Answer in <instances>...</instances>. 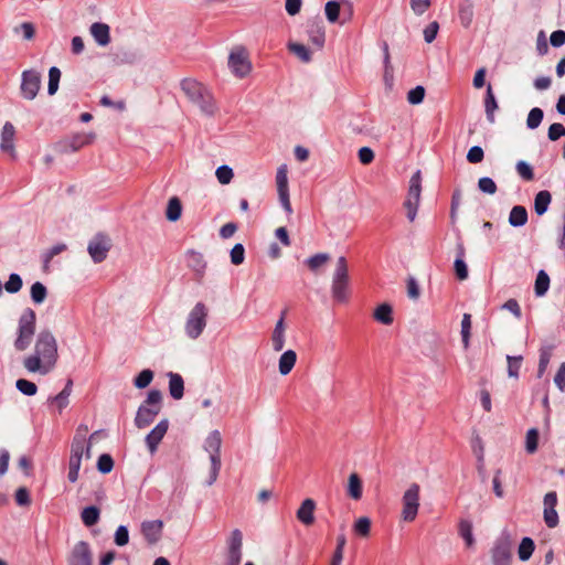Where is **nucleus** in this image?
I'll return each instance as SVG.
<instances>
[{"label":"nucleus","instance_id":"1","mask_svg":"<svg viewBox=\"0 0 565 565\" xmlns=\"http://www.w3.org/2000/svg\"><path fill=\"white\" fill-rule=\"evenodd\" d=\"M57 359L56 339L51 331L43 330L36 337L34 353L23 360V366L30 373L46 375L55 369Z\"/></svg>","mask_w":565,"mask_h":565},{"label":"nucleus","instance_id":"2","mask_svg":"<svg viewBox=\"0 0 565 565\" xmlns=\"http://www.w3.org/2000/svg\"><path fill=\"white\" fill-rule=\"evenodd\" d=\"M181 88L189 100L200 108L207 116H213L216 111V105L211 92L202 83L185 78L181 82Z\"/></svg>","mask_w":565,"mask_h":565},{"label":"nucleus","instance_id":"3","mask_svg":"<svg viewBox=\"0 0 565 565\" xmlns=\"http://www.w3.org/2000/svg\"><path fill=\"white\" fill-rule=\"evenodd\" d=\"M162 394L159 390H151L143 404L137 411L135 424L138 428L149 426L161 409Z\"/></svg>","mask_w":565,"mask_h":565},{"label":"nucleus","instance_id":"4","mask_svg":"<svg viewBox=\"0 0 565 565\" xmlns=\"http://www.w3.org/2000/svg\"><path fill=\"white\" fill-rule=\"evenodd\" d=\"M209 309L203 302H196L188 313L184 323V333L191 340H196L204 332L207 324Z\"/></svg>","mask_w":565,"mask_h":565},{"label":"nucleus","instance_id":"5","mask_svg":"<svg viewBox=\"0 0 565 565\" xmlns=\"http://www.w3.org/2000/svg\"><path fill=\"white\" fill-rule=\"evenodd\" d=\"M349 289V268L345 257L340 256L337 259L335 268L332 275L331 292L334 300L345 302L348 300Z\"/></svg>","mask_w":565,"mask_h":565},{"label":"nucleus","instance_id":"6","mask_svg":"<svg viewBox=\"0 0 565 565\" xmlns=\"http://www.w3.org/2000/svg\"><path fill=\"white\" fill-rule=\"evenodd\" d=\"M36 316L33 309L26 308L19 319L18 337L14 347L18 351H24L31 343L35 332Z\"/></svg>","mask_w":565,"mask_h":565},{"label":"nucleus","instance_id":"7","mask_svg":"<svg viewBox=\"0 0 565 565\" xmlns=\"http://www.w3.org/2000/svg\"><path fill=\"white\" fill-rule=\"evenodd\" d=\"M221 446H222V437L218 430H212L204 441V449L210 455L211 461V471L209 483H213L218 475L221 469Z\"/></svg>","mask_w":565,"mask_h":565},{"label":"nucleus","instance_id":"8","mask_svg":"<svg viewBox=\"0 0 565 565\" xmlns=\"http://www.w3.org/2000/svg\"><path fill=\"white\" fill-rule=\"evenodd\" d=\"M90 449H92L90 443L72 440L71 456H70V461H68V473H67L68 481H71V482L77 481L82 459L84 456L86 459L90 458V456H92Z\"/></svg>","mask_w":565,"mask_h":565},{"label":"nucleus","instance_id":"9","mask_svg":"<svg viewBox=\"0 0 565 565\" xmlns=\"http://www.w3.org/2000/svg\"><path fill=\"white\" fill-rule=\"evenodd\" d=\"M422 193V173L417 170L409 180L408 192L404 206L407 211V218L414 222L417 215V210L420 202Z\"/></svg>","mask_w":565,"mask_h":565},{"label":"nucleus","instance_id":"10","mask_svg":"<svg viewBox=\"0 0 565 565\" xmlns=\"http://www.w3.org/2000/svg\"><path fill=\"white\" fill-rule=\"evenodd\" d=\"M42 75L39 71L31 68L21 74L20 93L26 100H33L41 88Z\"/></svg>","mask_w":565,"mask_h":565},{"label":"nucleus","instance_id":"11","mask_svg":"<svg viewBox=\"0 0 565 565\" xmlns=\"http://www.w3.org/2000/svg\"><path fill=\"white\" fill-rule=\"evenodd\" d=\"M111 247V239L103 233L96 234L87 246V252L94 263H102L106 259L108 252Z\"/></svg>","mask_w":565,"mask_h":565},{"label":"nucleus","instance_id":"12","mask_svg":"<svg viewBox=\"0 0 565 565\" xmlns=\"http://www.w3.org/2000/svg\"><path fill=\"white\" fill-rule=\"evenodd\" d=\"M276 185L278 192L279 202L287 214L292 213V207L289 198V185H288V168L287 164L278 167L276 172Z\"/></svg>","mask_w":565,"mask_h":565},{"label":"nucleus","instance_id":"13","mask_svg":"<svg viewBox=\"0 0 565 565\" xmlns=\"http://www.w3.org/2000/svg\"><path fill=\"white\" fill-rule=\"evenodd\" d=\"M512 542L509 534L501 535L492 547L493 565H511Z\"/></svg>","mask_w":565,"mask_h":565},{"label":"nucleus","instance_id":"14","mask_svg":"<svg viewBox=\"0 0 565 565\" xmlns=\"http://www.w3.org/2000/svg\"><path fill=\"white\" fill-rule=\"evenodd\" d=\"M228 67L235 76L241 78L249 74L252 66L245 50L239 47L231 52Z\"/></svg>","mask_w":565,"mask_h":565},{"label":"nucleus","instance_id":"15","mask_svg":"<svg viewBox=\"0 0 565 565\" xmlns=\"http://www.w3.org/2000/svg\"><path fill=\"white\" fill-rule=\"evenodd\" d=\"M68 565H93L90 546L85 541L77 542L68 556Z\"/></svg>","mask_w":565,"mask_h":565},{"label":"nucleus","instance_id":"16","mask_svg":"<svg viewBox=\"0 0 565 565\" xmlns=\"http://www.w3.org/2000/svg\"><path fill=\"white\" fill-rule=\"evenodd\" d=\"M14 138V126L10 121L4 122L0 132V150L2 152L9 153L13 159L17 157Z\"/></svg>","mask_w":565,"mask_h":565},{"label":"nucleus","instance_id":"17","mask_svg":"<svg viewBox=\"0 0 565 565\" xmlns=\"http://www.w3.org/2000/svg\"><path fill=\"white\" fill-rule=\"evenodd\" d=\"M169 427L168 419H161L146 436V444L151 454H153Z\"/></svg>","mask_w":565,"mask_h":565},{"label":"nucleus","instance_id":"18","mask_svg":"<svg viewBox=\"0 0 565 565\" xmlns=\"http://www.w3.org/2000/svg\"><path fill=\"white\" fill-rule=\"evenodd\" d=\"M163 523L160 520L145 521L141 523V533L150 544L157 543L162 534Z\"/></svg>","mask_w":565,"mask_h":565},{"label":"nucleus","instance_id":"19","mask_svg":"<svg viewBox=\"0 0 565 565\" xmlns=\"http://www.w3.org/2000/svg\"><path fill=\"white\" fill-rule=\"evenodd\" d=\"M285 315L286 312L282 311L280 318L275 324V328L271 333V344L273 349L276 352H280L285 347V332H286V326H285Z\"/></svg>","mask_w":565,"mask_h":565},{"label":"nucleus","instance_id":"20","mask_svg":"<svg viewBox=\"0 0 565 565\" xmlns=\"http://www.w3.org/2000/svg\"><path fill=\"white\" fill-rule=\"evenodd\" d=\"M315 510L316 502L307 498L297 511V519L305 525H311L315 522Z\"/></svg>","mask_w":565,"mask_h":565},{"label":"nucleus","instance_id":"21","mask_svg":"<svg viewBox=\"0 0 565 565\" xmlns=\"http://www.w3.org/2000/svg\"><path fill=\"white\" fill-rule=\"evenodd\" d=\"M557 497H544V521L548 527H555L558 524V515L555 510Z\"/></svg>","mask_w":565,"mask_h":565},{"label":"nucleus","instance_id":"22","mask_svg":"<svg viewBox=\"0 0 565 565\" xmlns=\"http://www.w3.org/2000/svg\"><path fill=\"white\" fill-rule=\"evenodd\" d=\"M90 34L100 46H106L110 42L109 26L105 23L95 22L89 28Z\"/></svg>","mask_w":565,"mask_h":565},{"label":"nucleus","instance_id":"23","mask_svg":"<svg viewBox=\"0 0 565 565\" xmlns=\"http://www.w3.org/2000/svg\"><path fill=\"white\" fill-rule=\"evenodd\" d=\"M169 376V392L174 399H181L184 393V382L180 374L170 372Z\"/></svg>","mask_w":565,"mask_h":565},{"label":"nucleus","instance_id":"24","mask_svg":"<svg viewBox=\"0 0 565 565\" xmlns=\"http://www.w3.org/2000/svg\"><path fill=\"white\" fill-rule=\"evenodd\" d=\"M418 497H404V507L402 511L403 520L412 522L415 520L418 512Z\"/></svg>","mask_w":565,"mask_h":565},{"label":"nucleus","instance_id":"25","mask_svg":"<svg viewBox=\"0 0 565 565\" xmlns=\"http://www.w3.org/2000/svg\"><path fill=\"white\" fill-rule=\"evenodd\" d=\"M297 361V354L294 350L285 351L278 361V370L281 375H287L291 372Z\"/></svg>","mask_w":565,"mask_h":565},{"label":"nucleus","instance_id":"26","mask_svg":"<svg viewBox=\"0 0 565 565\" xmlns=\"http://www.w3.org/2000/svg\"><path fill=\"white\" fill-rule=\"evenodd\" d=\"M527 222V211L522 205H515L509 214V224L513 227H521Z\"/></svg>","mask_w":565,"mask_h":565},{"label":"nucleus","instance_id":"27","mask_svg":"<svg viewBox=\"0 0 565 565\" xmlns=\"http://www.w3.org/2000/svg\"><path fill=\"white\" fill-rule=\"evenodd\" d=\"M552 201V195L547 190H542L534 198L535 213L541 216L546 213Z\"/></svg>","mask_w":565,"mask_h":565},{"label":"nucleus","instance_id":"28","mask_svg":"<svg viewBox=\"0 0 565 565\" xmlns=\"http://www.w3.org/2000/svg\"><path fill=\"white\" fill-rule=\"evenodd\" d=\"M95 135L93 132L89 134H77L74 135L65 145L66 148H70L71 151H77L82 147L89 145L93 142Z\"/></svg>","mask_w":565,"mask_h":565},{"label":"nucleus","instance_id":"29","mask_svg":"<svg viewBox=\"0 0 565 565\" xmlns=\"http://www.w3.org/2000/svg\"><path fill=\"white\" fill-rule=\"evenodd\" d=\"M373 317L377 322L390 326L393 323V309L388 303H382L376 307Z\"/></svg>","mask_w":565,"mask_h":565},{"label":"nucleus","instance_id":"30","mask_svg":"<svg viewBox=\"0 0 565 565\" xmlns=\"http://www.w3.org/2000/svg\"><path fill=\"white\" fill-rule=\"evenodd\" d=\"M486 116L489 122H494V111L498 109V103L492 92L491 85H488L484 99Z\"/></svg>","mask_w":565,"mask_h":565},{"label":"nucleus","instance_id":"31","mask_svg":"<svg viewBox=\"0 0 565 565\" xmlns=\"http://www.w3.org/2000/svg\"><path fill=\"white\" fill-rule=\"evenodd\" d=\"M288 50L295 54L301 62L309 63L312 60L311 51L303 44L297 42H289Z\"/></svg>","mask_w":565,"mask_h":565},{"label":"nucleus","instance_id":"32","mask_svg":"<svg viewBox=\"0 0 565 565\" xmlns=\"http://www.w3.org/2000/svg\"><path fill=\"white\" fill-rule=\"evenodd\" d=\"M309 41L317 47L322 49L326 41V32L323 26L316 24L308 29Z\"/></svg>","mask_w":565,"mask_h":565},{"label":"nucleus","instance_id":"33","mask_svg":"<svg viewBox=\"0 0 565 565\" xmlns=\"http://www.w3.org/2000/svg\"><path fill=\"white\" fill-rule=\"evenodd\" d=\"M182 204L179 198L173 196L168 201L166 217L170 222H177L181 217Z\"/></svg>","mask_w":565,"mask_h":565},{"label":"nucleus","instance_id":"34","mask_svg":"<svg viewBox=\"0 0 565 565\" xmlns=\"http://www.w3.org/2000/svg\"><path fill=\"white\" fill-rule=\"evenodd\" d=\"M100 510L95 505H89L83 509L81 513L82 522L86 526H93L99 521Z\"/></svg>","mask_w":565,"mask_h":565},{"label":"nucleus","instance_id":"35","mask_svg":"<svg viewBox=\"0 0 565 565\" xmlns=\"http://www.w3.org/2000/svg\"><path fill=\"white\" fill-rule=\"evenodd\" d=\"M458 531L467 547H473L476 541L472 534V524L467 520H460Z\"/></svg>","mask_w":565,"mask_h":565},{"label":"nucleus","instance_id":"36","mask_svg":"<svg viewBox=\"0 0 565 565\" xmlns=\"http://www.w3.org/2000/svg\"><path fill=\"white\" fill-rule=\"evenodd\" d=\"M535 548L534 541L531 537H523L519 548L518 555L522 562L530 559Z\"/></svg>","mask_w":565,"mask_h":565},{"label":"nucleus","instance_id":"37","mask_svg":"<svg viewBox=\"0 0 565 565\" xmlns=\"http://www.w3.org/2000/svg\"><path fill=\"white\" fill-rule=\"evenodd\" d=\"M341 3L339 0H330L324 6V13L328 22L337 23L339 21Z\"/></svg>","mask_w":565,"mask_h":565},{"label":"nucleus","instance_id":"38","mask_svg":"<svg viewBox=\"0 0 565 565\" xmlns=\"http://www.w3.org/2000/svg\"><path fill=\"white\" fill-rule=\"evenodd\" d=\"M550 287V277L544 270L537 273L534 291L537 297H543Z\"/></svg>","mask_w":565,"mask_h":565},{"label":"nucleus","instance_id":"39","mask_svg":"<svg viewBox=\"0 0 565 565\" xmlns=\"http://www.w3.org/2000/svg\"><path fill=\"white\" fill-rule=\"evenodd\" d=\"M30 294L32 301L36 305H41L46 299L47 289L42 282L36 281L31 286Z\"/></svg>","mask_w":565,"mask_h":565},{"label":"nucleus","instance_id":"40","mask_svg":"<svg viewBox=\"0 0 565 565\" xmlns=\"http://www.w3.org/2000/svg\"><path fill=\"white\" fill-rule=\"evenodd\" d=\"M243 535L239 530H234L228 540V552L230 554L242 555Z\"/></svg>","mask_w":565,"mask_h":565},{"label":"nucleus","instance_id":"41","mask_svg":"<svg viewBox=\"0 0 565 565\" xmlns=\"http://www.w3.org/2000/svg\"><path fill=\"white\" fill-rule=\"evenodd\" d=\"M382 49L384 55V81L387 85H391L393 82V66L391 64L388 44L384 42Z\"/></svg>","mask_w":565,"mask_h":565},{"label":"nucleus","instance_id":"42","mask_svg":"<svg viewBox=\"0 0 565 565\" xmlns=\"http://www.w3.org/2000/svg\"><path fill=\"white\" fill-rule=\"evenodd\" d=\"M61 79V71L56 66H52L49 70V85H47V93L49 95H54L58 89V83Z\"/></svg>","mask_w":565,"mask_h":565},{"label":"nucleus","instance_id":"43","mask_svg":"<svg viewBox=\"0 0 565 565\" xmlns=\"http://www.w3.org/2000/svg\"><path fill=\"white\" fill-rule=\"evenodd\" d=\"M544 117V113L541 108L534 107L530 110L527 118H526V126L529 129H535L537 128Z\"/></svg>","mask_w":565,"mask_h":565},{"label":"nucleus","instance_id":"44","mask_svg":"<svg viewBox=\"0 0 565 565\" xmlns=\"http://www.w3.org/2000/svg\"><path fill=\"white\" fill-rule=\"evenodd\" d=\"M23 286L22 278L19 274H10L9 279L4 284V289L9 294H17Z\"/></svg>","mask_w":565,"mask_h":565},{"label":"nucleus","instance_id":"45","mask_svg":"<svg viewBox=\"0 0 565 565\" xmlns=\"http://www.w3.org/2000/svg\"><path fill=\"white\" fill-rule=\"evenodd\" d=\"M507 361H508V375L510 377L518 379L519 371L521 369L522 361H523L522 355H518V356L507 355Z\"/></svg>","mask_w":565,"mask_h":565},{"label":"nucleus","instance_id":"46","mask_svg":"<svg viewBox=\"0 0 565 565\" xmlns=\"http://www.w3.org/2000/svg\"><path fill=\"white\" fill-rule=\"evenodd\" d=\"M17 390L26 396H34L38 392V386L25 379H20L15 382Z\"/></svg>","mask_w":565,"mask_h":565},{"label":"nucleus","instance_id":"47","mask_svg":"<svg viewBox=\"0 0 565 565\" xmlns=\"http://www.w3.org/2000/svg\"><path fill=\"white\" fill-rule=\"evenodd\" d=\"M539 444V430L531 428L526 433L525 449L529 454H534L537 450Z\"/></svg>","mask_w":565,"mask_h":565},{"label":"nucleus","instance_id":"48","mask_svg":"<svg viewBox=\"0 0 565 565\" xmlns=\"http://www.w3.org/2000/svg\"><path fill=\"white\" fill-rule=\"evenodd\" d=\"M67 246L64 243L56 244L52 246L50 249H47L45 253H43V264L44 268L46 269L49 267L50 262L55 257L56 255L61 254L62 252L66 250Z\"/></svg>","mask_w":565,"mask_h":565},{"label":"nucleus","instance_id":"49","mask_svg":"<svg viewBox=\"0 0 565 565\" xmlns=\"http://www.w3.org/2000/svg\"><path fill=\"white\" fill-rule=\"evenodd\" d=\"M215 175H216L217 181L221 184L225 185L232 181L234 173H233V169L231 167L223 164L216 169Z\"/></svg>","mask_w":565,"mask_h":565},{"label":"nucleus","instance_id":"50","mask_svg":"<svg viewBox=\"0 0 565 565\" xmlns=\"http://www.w3.org/2000/svg\"><path fill=\"white\" fill-rule=\"evenodd\" d=\"M330 259V255L327 253H319L311 257H309L306 262L311 270H317L319 267L323 266Z\"/></svg>","mask_w":565,"mask_h":565},{"label":"nucleus","instance_id":"51","mask_svg":"<svg viewBox=\"0 0 565 565\" xmlns=\"http://www.w3.org/2000/svg\"><path fill=\"white\" fill-rule=\"evenodd\" d=\"M470 330H471V316L469 313H465L461 320V339L465 348L469 345L470 339Z\"/></svg>","mask_w":565,"mask_h":565},{"label":"nucleus","instance_id":"52","mask_svg":"<svg viewBox=\"0 0 565 565\" xmlns=\"http://www.w3.org/2000/svg\"><path fill=\"white\" fill-rule=\"evenodd\" d=\"M478 189L489 195H493L498 190L495 182L489 177H482L479 179Z\"/></svg>","mask_w":565,"mask_h":565},{"label":"nucleus","instance_id":"53","mask_svg":"<svg viewBox=\"0 0 565 565\" xmlns=\"http://www.w3.org/2000/svg\"><path fill=\"white\" fill-rule=\"evenodd\" d=\"M153 379V372L149 369L142 370L135 379L134 384L137 388L147 387Z\"/></svg>","mask_w":565,"mask_h":565},{"label":"nucleus","instance_id":"54","mask_svg":"<svg viewBox=\"0 0 565 565\" xmlns=\"http://www.w3.org/2000/svg\"><path fill=\"white\" fill-rule=\"evenodd\" d=\"M114 468V460L110 455L103 454L97 460V469L102 473H109Z\"/></svg>","mask_w":565,"mask_h":565},{"label":"nucleus","instance_id":"55","mask_svg":"<svg viewBox=\"0 0 565 565\" xmlns=\"http://www.w3.org/2000/svg\"><path fill=\"white\" fill-rule=\"evenodd\" d=\"M371 530V520L366 516L358 519L354 523V532L361 536H367Z\"/></svg>","mask_w":565,"mask_h":565},{"label":"nucleus","instance_id":"56","mask_svg":"<svg viewBox=\"0 0 565 565\" xmlns=\"http://www.w3.org/2000/svg\"><path fill=\"white\" fill-rule=\"evenodd\" d=\"M230 256L233 265H241L245 259V248L243 244H235L231 249Z\"/></svg>","mask_w":565,"mask_h":565},{"label":"nucleus","instance_id":"57","mask_svg":"<svg viewBox=\"0 0 565 565\" xmlns=\"http://www.w3.org/2000/svg\"><path fill=\"white\" fill-rule=\"evenodd\" d=\"M424 97L425 88L418 85L408 92L407 102L412 105H418L424 100Z\"/></svg>","mask_w":565,"mask_h":565},{"label":"nucleus","instance_id":"58","mask_svg":"<svg viewBox=\"0 0 565 565\" xmlns=\"http://www.w3.org/2000/svg\"><path fill=\"white\" fill-rule=\"evenodd\" d=\"M515 169L522 179H524L526 181L533 180V178H534L533 169L527 162H525L523 160L519 161L515 166Z\"/></svg>","mask_w":565,"mask_h":565},{"label":"nucleus","instance_id":"59","mask_svg":"<svg viewBox=\"0 0 565 565\" xmlns=\"http://www.w3.org/2000/svg\"><path fill=\"white\" fill-rule=\"evenodd\" d=\"M348 494H361L362 480L356 473H351L348 481Z\"/></svg>","mask_w":565,"mask_h":565},{"label":"nucleus","instance_id":"60","mask_svg":"<svg viewBox=\"0 0 565 565\" xmlns=\"http://www.w3.org/2000/svg\"><path fill=\"white\" fill-rule=\"evenodd\" d=\"M551 360V352L547 349H542L540 353L537 377H542L548 366Z\"/></svg>","mask_w":565,"mask_h":565},{"label":"nucleus","instance_id":"61","mask_svg":"<svg viewBox=\"0 0 565 565\" xmlns=\"http://www.w3.org/2000/svg\"><path fill=\"white\" fill-rule=\"evenodd\" d=\"M115 544L118 546H125L129 542V532L127 526L119 525L114 536Z\"/></svg>","mask_w":565,"mask_h":565},{"label":"nucleus","instance_id":"62","mask_svg":"<svg viewBox=\"0 0 565 565\" xmlns=\"http://www.w3.org/2000/svg\"><path fill=\"white\" fill-rule=\"evenodd\" d=\"M565 136V127L562 124H552L547 131V137L551 141H556L561 137Z\"/></svg>","mask_w":565,"mask_h":565},{"label":"nucleus","instance_id":"63","mask_svg":"<svg viewBox=\"0 0 565 565\" xmlns=\"http://www.w3.org/2000/svg\"><path fill=\"white\" fill-rule=\"evenodd\" d=\"M484 152L483 149L479 146H473L468 150L467 160L470 163H479L483 160Z\"/></svg>","mask_w":565,"mask_h":565},{"label":"nucleus","instance_id":"64","mask_svg":"<svg viewBox=\"0 0 565 565\" xmlns=\"http://www.w3.org/2000/svg\"><path fill=\"white\" fill-rule=\"evenodd\" d=\"M554 383L561 392H565V362L561 363Z\"/></svg>","mask_w":565,"mask_h":565}]
</instances>
